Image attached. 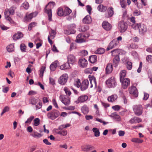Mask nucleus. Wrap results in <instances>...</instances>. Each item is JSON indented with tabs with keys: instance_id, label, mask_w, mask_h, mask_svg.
Returning a JSON list of instances; mask_svg holds the SVG:
<instances>
[{
	"instance_id": "54",
	"label": "nucleus",
	"mask_w": 152,
	"mask_h": 152,
	"mask_svg": "<svg viewBox=\"0 0 152 152\" xmlns=\"http://www.w3.org/2000/svg\"><path fill=\"white\" fill-rule=\"evenodd\" d=\"M140 24V23L137 24L135 23V24H132V25H131L130 26L136 30L137 28H138Z\"/></svg>"
},
{
	"instance_id": "40",
	"label": "nucleus",
	"mask_w": 152,
	"mask_h": 152,
	"mask_svg": "<svg viewBox=\"0 0 152 152\" xmlns=\"http://www.w3.org/2000/svg\"><path fill=\"white\" fill-rule=\"evenodd\" d=\"M81 110L84 114L88 113L89 111L88 108L86 105H84L82 107Z\"/></svg>"
},
{
	"instance_id": "60",
	"label": "nucleus",
	"mask_w": 152,
	"mask_h": 152,
	"mask_svg": "<svg viewBox=\"0 0 152 152\" xmlns=\"http://www.w3.org/2000/svg\"><path fill=\"white\" fill-rule=\"evenodd\" d=\"M34 117L33 116H31L29 118H28L27 120L25 122V123H30L32 120L34 118Z\"/></svg>"
},
{
	"instance_id": "9",
	"label": "nucleus",
	"mask_w": 152,
	"mask_h": 152,
	"mask_svg": "<svg viewBox=\"0 0 152 152\" xmlns=\"http://www.w3.org/2000/svg\"><path fill=\"white\" fill-rule=\"evenodd\" d=\"M59 99L65 105H69L70 103V100L69 97L63 95H61L59 97Z\"/></svg>"
},
{
	"instance_id": "19",
	"label": "nucleus",
	"mask_w": 152,
	"mask_h": 152,
	"mask_svg": "<svg viewBox=\"0 0 152 152\" xmlns=\"http://www.w3.org/2000/svg\"><path fill=\"white\" fill-rule=\"evenodd\" d=\"M103 28L105 30L109 31L112 28L111 25L107 21H104L102 23Z\"/></svg>"
},
{
	"instance_id": "61",
	"label": "nucleus",
	"mask_w": 152,
	"mask_h": 152,
	"mask_svg": "<svg viewBox=\"0 0 152 152\" xmlns=\"http://www.w3.org/2000/svg\"><path fill=\"white\" fill-rule=\"evenodd\" d=\"M84 72L86 74H91L92 72V69L90 68H87L85 69Z\"/></svg>"
},
{
	"instance_id": "29",
	"label": "nucleus",
	"mask_w": 152,
	"mask_h": 152,
	"mask_svg": "<svg viewBox=\"0 0 152 152\" xmlns=\"http://www.w3.org/2000/svg\"><path fill=\"white\" fill-rule=\"evenodd\" d=\"M110 116L113 118L116 121H119L121 120V118L119 115L117 114L116 113H112L110 115Z\"/></svg>"
},
{
	"instance_id": "50",
	"label": "nucleus",
	"mask_w": 152,
	"mask_h": 152,
	"mask_svg": "<svg viewBox=\"0 0 152 152\" xmlns=\"http://www.w3.org/2000/svg\"><path fill=\"white\" fill-rule=\"evenodd\" d=\"M34 124L33 125L35 126H37L39 124L40 120L38 118H37L34 120Z\"/></svg>"
},
{
	"instance_id": "38",
	"label": "nucleus",
	"mask_w": 152,
	"mask_h": 152,
	"mask_svg": "<svg viewBox=\"0 0 152 152\" xmlns=\"http://www.w3.org/2000/svg\"><path fill=\"white\" fill-rule=\"evenodd\" d=\"M89 28L88 26L84 25L81 26L79 28V31L82 32H85L88 30Z\"/></svg>"
},
{
	"instance_id": "21",
	"label": "nucleus",
	"mask_w": 152,
	"mask_h": 152,
	"mask_svg": "<svg viewBox=\"0 0 152 152\" xmlns=\"http://www.w3.org/2000/svg\"><path fill=\"white\" fill-rule=\"evenodd\" d=\"M88 97L86 95H82L79 96L76 102L77 103L80 102H83L86 101L88 99Z\"/></svg>"
},
{
	"instance_id": "64",
	"label": "nucleus",
	"mask_w": 152,
	"mask_h": 152,
	"mask_svg": "<svg viewBox=\"0 0 152 152\" xmlns=\"http://www.w3.org/2000/svg\"><path fill=\"white\" fill-rule=\"evenodd\" d=\"M0 27L2 30H6L9 29V28L3 24H1L0 25Z\"/></svg>"
},
{
	"instance_id": "16",
	"label": "nucleus",
	"mask_w": 152,
	"mask_h": 152,
	"mask_svg": "<svg viewBox=\"0 0 152 152\" xmlns=\"http://www.w3.org/2000/svg\"><path fill=\"white\" fill-rule=\"evenodd\" d=\"M129 93L131 94L136 97L138 96V91L136 87L131 86L129 88Z\"/></svg>"
},
{
	"instance_id": "41",
	"label": "nucleus",
	"mask_w": 152,
	"mask_h": 152,
	"mask_svg": "<svg viewBox=\"0 0 152 152\" xmlns=\"http://www.w3.org/2000/svg\"><path fill=\"white\" fill-rule=\"evenodd\" d=\"M81 83L80 80L79 79H77L75 80L74 85L77 88H79L80 87Z\"/></svg>"
},
{
	"instance_id": "5",
	"label": "nucleus",
	"mask_w": 152,
	"mask_h": 152,
	"mask_svg": "<svg viewBox=\"0 0 152 152\" xmlns=\"http://www.w3.org/2000/svg\"><path fill=\"white\" fill-rule=\"evenodd\" d=\"M128 26L126 22L121 21L118 23V28L121 33L125 32L127 29Z\"/></svg>"
},
{
	"instance_id": "53",
	"label": "nucleus",
	"mask_w": 152,
	"mask_h": 152,
	"mask_svg": "<svg viewBox=\"0 0 152 152\" xmlns=\"http://www.w3.org/2000/svg\"><path fill=\"white\" fill-rule=\"evenodd\" d=\"M88 52L86 50H83L80 52V55L83 56H85L88 55Z\"/></svg>"
},
{
	"instance_id": "20",
	"label": "nucleus",
	"mask_w": 152,
	"mask_h": 152,
	"mask_svg": "<svg viewBox=\"0 0 152 152\" xmlns=\"http://www.w3.org/2000/svg\"><path fill=\"white\" fill-rule=\"evenodd\" d=\"M85 36L82 35V34H79L77 37L75 41L78 43H82L85 41L84 38Z\"/></svg>"
},
{
	"instance_id": "42",
	"label": "nucleus",
	"mask_w": 152,
	"mask_h": 152,
	"mask_svg": "<svg viewBox=\"0 0 152 152\" xmlns=\"http://www.w3.org/2000/svg\"><path fill=\"white\" fill-rule=\"evenodd\" d=\"M58 15L59 16H64V10L63 9L61 8H59L57 10Z\"/></svg>"
},
{
	"instance_id": "57",
	"label": "nucleus",
	"mask_w": 152,
	"mask_h": 152,
	"mask_svg": "<svg viewBox=\"0 0 152 152\" xmlns=\"http://www.w3.org/2000/svg\"><path fill=\"white\" fill-rule=\"evenodd\" d=\"M9 110V107L7 106H6L4 108L2 112L1 113V115L2 116L5 113L8 111Z\"/></svg>"
},
{
	"instance_id": "27",
	"label": "nucleus",
	"mask_w": 152,
	"mask_h": 152,
	"mask_svg": "<svg viewBox=\"0 0 152 152\" xmlns=\"http://www.w3.org/2000/svg\"><path fill=\"white\" fill-rule=\"evenodd\" d=\"M113 70V66L111 63H108L106 68V73L109 74L112 72Z\"/></svg>"
},
{
	"instance_id": "62",
	"label": "nucleus",
	"mask_w": 152,
	"mask_h": 152,
	"mask_svg": "<svg viewBox=\"0 0 152 152\" xmlns=\"http://www.w3.org/2000/svg\"><path fill=\"white\" fill-rule=\"evenodd\" d=\"M147 61L149 62H152V56L151 55L148 56L146 58Z\"/></svg>"
},
{
	"instance_id": "46",
	"label": "nucleus",
	"mask_w": 152,
	"mask_h": 152,
	"mask_svg": "<svg viewBox=\"0 0 152 152\" xmlns=\"http://www.w3.org/2000/svg\"><path fill=\"white\" fill-rule=\"evenodd\" d=\"M31 135L35 138H39L42 136L40 134L35 132H34Z\"/></svg>"
},
{
	"instance_id": "2",
	"label": "nucleus",
	"mask_w": 152,
	"mask_h": 152,
	"mask_svg": "<svg viewBox=\"0 0 152 152\" xmlns=\"http://www.w3.org/2000/svg\"><path fill=\"white\" fill-rule=\"evenodd\" d=\"M54 5V2H49L48 4L47 5L46 7L45 8V12L48 15V20L50 21L52 20V12L51 10L50 9L48 8V9H47V7H50V8L51 7H53Z\"/></svg>"
},
{
	"instance_id": "36",
	"label": "nucleus",
	"mask_w": 152,
	"mask_h": 152,
	"mask_svg": "<svg viewBox=\"0 0 152 152\" xmlns=\"http://www.w3.org/2000/svg\"><path fill=\"white\" fill-rule=\"evenodd\" d=\"M97 59V57L96 55H93L89 57V60L92 63H94L96 62Z\"/></svg>"
},
{
	"instance_id": "35",
	"label": "nucleus",
	"mask_w": 152,
	"mask_h": 152,
	"mask_svg": "<svg viewBox=\"0 0 152 152\" xmlns=\"http://www.w3.org/2000/svg\"><path fill=\"white\" fill-rule=\"evenodd\" d=\"M64 16L69 15L72 12V10L68 7H66L64 10Z\"/></svg>"
},
{
	"instance_id": "14",
	"label": "nucleus",
	"mask_w": 152,
	"mask_h": 152,
	"mask_svg": "<svg viewBox=\"0 0 152 152\" xmlns=\"http://www.w3.org/2000/svg\"><path fill=\"white\" fill-rule=\"evenodd\" d=\"M88 64L87 61L84 58H81L79 60L78 64L82 68L86 67Z\"/></svg>"
},
{
	"instance_id": "48",
	"label": "nucleus",
	"mask_w": 152,
	"mask_h": 152,
	"mask_svg": "<svg viewBox=\"0 0 152 152\" xmlns=\"http://www.w3.org/2000/svg\"><path fill=\"white\" fill-rule=\"evenodd\" d=\"M26 45L24 43H22L20 45V50L22 52H26Z\"/></svg>"
},
{
	"instance_id": "31",
	"label": "nucleus",
	"mask_w": 152,
	"mask_h": 152,
	"mask_svg": "<svg viewBox=\"0 0 152 152\" xmlns=\"http://www.w3.org/2000/svg\"><path fill=\"white\" fill-rule=\"evenodd\" d=\"M98 10L101 12H105L107 9V7L106 6H104L102 4H99L97 7Z\"/></svg>"
},
{
	"instance_id": "44",
	"label": "nucleus",
	"mask_w": 152,
	"mask_h": 152,
	"mask_svg": "<svg viewBox=\"0 0 152 152\" xmlns=\"http://www.w3.org/2000/svg\"><path fill=\"white\" fill-rule=\"evenodd\" d=\"M131 141L134 142L141 143H142L143 141L140 140V139L138 138H133L132 139Z\"/></svg>"
},
{
	"instance_id": "45",
	"label": "nucleus",
	"mask_w": 152,
	"mask_h": 152,
	"mask_svg": "<svg viewBox=\"0 0 152 152\" xmlns=\"http://www.w3.org/2000/svg\"><path fill=\"white\" fill-rule=\"evenodd\" d=\"M37 25V23L36 22H32L30 23L28 25V29L29 30H31L32 28L35 27Z\"/></svg>"
},
{
	"instance_id": "28",
	"label": "nucleus",
	"mask_w": 152,
	"mask_h": 152,
	"mask_svg": "<svg viewBox=\"0 0 152 152\" xmlns=\"http://www.w3.org/2000/svg\"><path fill=\"white\" fill-rule=\"evenodd\" d=\"M117 98V95L115 94H114L108 97L107 100L109 102H113L116 100Z\"/></svg>"
},
{
	"instance_id": "43",
	"label": "nucleus",
	"mask_w": 152,
	"mask_h": 152,
	"mask_svg": "<svg viewBox=\"0 0 152 152\" xmlns=\"http://www.w3.org/2000/svg\"><path fill=\"white\" fill-rule=\"evenodd\" d=\"M105 52V49L102 48H98L95 51V53L96 54H102Z\"/></svg>"
},
{
	"instance_id": "15",
	"label": "nucleus",
	"mask_w": 152,
	"mask_h": 152,
	"mask_svg": "<svg viewBox=\"0 0 152 152\" xmlns=\"http://www.w3.org/2000/svg\"><path fill=\"white\" fill-rule=\"evenodd\" d=\"M89 82L87 80H85L82 81L80 86V89L82 91L86 90L88 88Z\"/></svg>"
},
{
	"instance_id": "8",
	"label": "nucleus",
	"mask_w": 152,
	"mask_h": 152,
	"mask_svg": "<svg viewBox=\"0 0 152 152\" xmlns=\"http://www.w3.org/2000/svg\"><path fill=\"white\" fill-rule=\"evenodd\" d=\"M59 112L54 110L52 111L51 112L48 113L47 114L48 117L51 119L54 120L58 117L59 115Z\"/></svg>"
},
{
	"instance_id": "13",
	"label": "nucleus",
	"mask_w": 152,
	"mask_h": 152,
	"mask_svg": "<svg viewBox=\"0 0 152 152\" xmlns=\"http://www.w3.org/2000/svg\"><path fill=\"white\" fill-rule=\"evenodd\" d=\"M118 44L119 42L116 39H113L109 43L107 48V50H109L115 47Z\"/></svg>"
},
{
	"instance_id": "30",
	"label": "nucleus",
	"mask_w": 152,
	"mask_h": 152,
	"mask_svg": "<svg viewBox=\"0 0 152 152\" xmlns=\"http://www.w3.org/2000/svg\"><path fill=\"white\" fill-rule=\"evenodd\" d=\"M60 69L61 70H65L69 69L70 68L69 64L67 63H65L60 66Z\"/></svg>"
},
{
	"instance_id": "11",
	"label": "nucleus",
	"mask_w": 152,
	"mask_h": 152,
	"mask_svg": "<svg viewBox=\"0 0 152 152\" xmlns=\"http://www.w3.org/2000/svg\"><path fill=\"white\" fill-rule=\"evenodd\" d=\"M121 83L122 87L124 89H126L129 86L130 82L129 79L125 78L124 79L120 80Z\"/></svg>"
},
{
	"instance_id": "24",
	"label": "nucleus",
	"mask_w": 152,
	"mask_h": 152,
	"mask_svg": "<svg viewBox=\"0 0 152 152\" xmlns=\"http://www.w3.org/2000/svg\"><path fill=\"white\" fill-rule=\"evenodd\" d=\"M54 130L56 134L63 136L66 135L67 134V131L65 129L61 130L60 131H59L58 129H54Z\"/></svg>"
},
{
	"instance_id": "55",
	"label": "nucleus",
	"mask_w": 152,
	"mask_h": 152,
	"mask_svg": "<svg viewBox=\"0 0 152 152\" xmlns=\"http://www.w3.org/2000/svg\"><path fill=\"white\" fill-rule=\"evenodd\" d=\"M121 107L119 105H115L112 107V108L115 111H118L120 109Z\"/></svg>"
},
{
	"instance_id": "47",
	"label": "nucleus",
	"mask_w": 152,
	"mask_h": 152,
	"mask_svg": "<svg viewBox=\"0 0 152 152\" xmlns=\"http://www.w3.org/2000/svg\"><path fill=\"white\" fill-rule=\"evenodd\" d=\"M56 34V31L53 30L51 29V33H50V36H49L51 39H53L55 38Z\"/></svg>"
},
{
	"instance_id": "63",
	"label": "nucleus",
	"mask_w": 152,
	"mask_h": 152,
	"mask_svg": "<svg viewBox=\"0 0 152 152\" xmlns=\"http://www.w3.org/2000/svg\"><path fill=\"white\" fill-rule=\"evenodd\" d=\"M49 81L50 83L52 85H53L55 84V81L54 79L51 77H50Z\"/></svg>"
},
{
	"instance_id": "7",
	"label": "nucleus",
	"mask_w": 152,
	"mask_h": 152,
	"mask_svg": "<svg viewBox=\"0 0 152 152\" xmlns=\"http://www.w3.org/2000/svg\"><path fill=\"white\" fill-rule=\"evenodd\" d=\"M133 110L137 115L139 116L142 113V107L141 105H134L133 107Z\"/></svg>"
},
{
	"instance_id": "56",
	"label": "nucleus",
	"mask_w": 152,
	"mask_h": 152,
	"mask_svg": "<svg viewBox=\"0 0 152 152\" xmlns=\"http://www.w3.org/2000/svg\"><path fill=\"white\" fill-rule=\"evenodd\" d=\"M127 68L128 70H131L132 67V64L131 62L128 61L127 62Z\"/></svg>"
},
{
	"instance_id": "4",
	"label": "nucleus",
	"mask_w": 152,
	"mask_h": 152,
	"mask_svg": "<svg viewBox=\"0 0 152 152\" xmlns=\"http://www.w3.org/2000/svg\"><path fill=\"white\" fill-rule=\"evenodd\" d=\"M107 86L109 88H114L116 86V82L115 78L112 77L109 78L106 82Z\"/></svg>"
},
{
	"instance_id": "37",
	"label": "nucleus",
	"mask_w": 152,
	"mask_h": 152,
	"mask_svg": "<svg viewBox=\"0 0 152 152\" xmlns=\"http://www.w3.org/2000/svg\"><path fill=\"white\" fill-rule=\"evenodd\" d=\"M126 75V72L125 70H123L121 71L120 73V80L124 79V77Z\"/></svg>"
},
{
	"instance_id": "26",
	"label": "nucleus",
	"mask_w": 152,
	"mask_h": 152,
	"mask_svg": "<svg viewBox=\"0 0 152 152\" xmlns=\"http://www.w3.org/2000/svg\"><path fill=\"white\" fill-rule=\"evenodd\" d=\"M23 37V34L20 32L18 31L17 33L15 34L13 36V39L15 40L18 39Z\"/></svg>"
},
{
	"instance_id": "32",
	"label": "nucleus",
	"mask_w": 152,
	"mask_h": 152,
	"mask_svg": "<svg viewBox=\"0 0 152 152\" xmlns=\"http://www.w3.org/2000/svg\"><path fill=\"white\" fill-rule=\"evenodd\" d=\"M58 63V62L57 61H56L51 64L50 66L51 71H54L55 70L57 66Z\"/></svg>"
},
{
	"instance_id": "39",
	"label": "nucleus",
	"mask_w": 152,
	"mask_h": 152,
	"mask_svg": "<svg viewBox=\"0 0 152 152\" xmlns=\"http://www.w3.org/2000/svg\"><path fill=\"white\" fill-rule=\"evenodd\" d=\"M7 51L9 52H11L13 51L14 50V45L11 44L7 47Z\"/></svg>"
},
{
	"instance_id": "18",
	"label": "nucleus",
	"mask_w": 152,
	"mask_h": 152,
	"mask_svg": "<svg viewBox=\"0 0 152 152\" xmlns=\"http://www.w3.org/2000/svg\"><path fill=\"white\" fill-rule=\"evenodd\" d=\"M89 78L91 84V88H92L93 86H94L95 87H96L97 83L95 77L89 75Z\"/></svg>"
},
{
	"instance_id": "33",
	"label": "nucleus",
	"mask_w": 152,
	"mask_h": 152,
	"mask_svg": "<svg viewBox=\"0 0 152 152\" xmlns=\"http://www.w3.org/2000/svg\"><path fill=\"white\" fill-rule=\"evenodd\" d=\"M119 61V56H116L113 59V64L115 67H116L118 65Z\"/></svg>"
},
{
	"instance_id": "22",
	"label": "nucleus",
	"mask_w": 152,
	"mask_h": 152,
	"mask_svg": "<svg viewBox=\"0 0 152 152\" xmlns=\"http://www.w3.org/2000/svg\"><path fill=\"white\" fill-rule=\"evenodd\" d=\"M142 121V120L140 118L136 117H134L131 118L129 121L131 124H135L139 123Z\"/></svg>"
},
{
	"instance_id": "10",
	"label": "nucleus",
	"mask_w": 152,
	"mask_h": 152,
	"mask_svg": "<svg viewBox=\"0 0 152 152\" xmlns=\"http://www.w3.org/2000/svg\"><path fill=\"white\" fill-rule=\"evenodd\" d=\"M68 77L67 74H64L60 77L58 80V83L61 85H64L66 82Z\"/></svg>"
},
{
	"instance_id": "34",
	"label": "nucleus",
	"mask_w": 152,
	"mask_h": 152,
	"mask_svg": "<svg viewBox=\"0 0 152 152\" xmlns=\"http://www.w3.org/2000/svg\"><path fill=\"white\" fill-rule=\"evenodd\" d=\"M92 131L94 133V135L96 137H98L100 136V132L99 129L94 127L93 128Z\"/></svg>"
},
{
	"instance_id": "3",
	"label": "nucleus",
	"mask_w": 152,
	"mask_h": 152,
	"mask_svg": "<svg viewBox=\"0 0 152 152\" xmlns=\"http://www.w3.org/2000/svg\"><path fill=\"white\" fill-rule=\"evenodd\" d=\"M31 104L36 105L37 110L41 108L42 106L41 100L38 98H33L31 99Z\"/></svg>"
},
{
	"instance_id": "6",
	"label": "nucleus",
	"mask_w": 152,
	"mask_h": 152,
	"mask_svg": "<svg viewBox=\"0 0 152 152\" xmlns=\"http://www.w3.org/2000/svg\"><path fill=\"white\" fill-rule=\"evenodd\" d=\"M37 15V13L36 12L30 13H27L24 18V20L26 21L30 22L31 20L36 17Z\"/></svg>"
},
{
	"instance_id": "12",
	"label": "nucleus",
	"mask_w": 152,
	"mask_h": 152,
	"mask_svg": "<svg viewBox=\"0 0 152 152\" xmlns=\"http://www.w3.org/2000/svg\"><path fill=\"white\" fill-rule=\"evenodd\" d=\"M67 63L69 64H75L76 61V59L75 56L71 54L68 55L67 56Z\"/></svg>"
},
{
	"instance_id": "52",
	"label": "nucleus",
	"mask_w": 152,
	"mask_h": 152,
	"mask_svg": "<svg viewBox=\"0 0 152 152\" xmlns=\"http://www.w3.org/2000/svg\"><path fill=\"white\" fill-rule=\"evenodd\" d=\"M120 2L121 7L123 8H125L126 6L125 0H120Z\"/></svg>"
},
{
	"instance_id": "58",
	"label": "nucleus",
	"mask_w": 152,
	"mask_h": 152,
	"mask_svg": "<svg viewBox=\"0 0 152 152\" xmlns=\"http://www.w3.org/2000/svg\"><path fill=\"white\" fill-rule=\"evenodd\" d=\"M22 6L26 9H27L29 7L28 3L27 2H24Z\"/></svg>"
},
{
	"instance_id": "49",
	"label": "nucleus",
	"mask_w": 152,
	"mask_h": 152,
	"mask_svg": "<svg viewBox=\"0 0 152 152\" xmlns=\"http://www.w3.org/2000/svg\"><path fill=\"white\" fill-rule=\"evenodd\" d=\"M64 90L66 95L69 96H70L71 95V93L68 88L67 87H65L64 88Z\"/></svg>"
},
{
	"instance_id": "25",
	"label": "nucleus",
	"mask_w": 152,
	"mask_h": 152,
	"mask_svg": "<svg viewBox=\"0 0 152 152\" xmlns=\"http://www.w3.org/2000/svg\"><path fill=\"white\" fill-rule=\"evenodd\" d=\"M92 21V19L89 15H86L83 20V23L86 24L90 23Z\"/></svg>"
},
{
	"instance_id": "17",
	"label": "nucleus",
	"mask_w": 152,
	"mask_h": 152,
	"mask_svg": "<svg viewBox=\"0 0 152 152\" xmlns=\"http://www.w3.org/2000/svg\"><path fill=\"white\" fill-rule=\"evenodd\" d=\"M114 14L113 8L111 7L107 9V11L105 14V16L106 18H109L111 17Z\"/></svg>"
},
{
	"instance_id": "1",
	"label": "nucleus",
	"mask_w": 152,
	"mask_h": 152,
	"mask_svg": "<svg viewBox=\"0 0 152 152\" xmlns=\"http://www.w3.org/2000/svg\"><path fill=\"white\" fill-rule=\"evenodd\" d=\"M15 13V10L12 7L9 9H6L4 12V15L5 18L6 20L9 21L10 23L12 21V19L10 17V15H13Z\"/></svg>"
},
{
	"instance_id": "51",
	"label": "nucleus",
	"mask_w": 152,
	"mask_h": 152,
	"mask_svg": "<svg viewBox=\"0 0 152 152\" xmlns=\"http://www.w3.org/2000/svg\"><path fill=\"white\" fill-rule=\"evenodd\" d=\"M111 52L113 56H115V57L116 56H118V55L119 54V52L117 50H113L111 51Z\"/></svg>"
},
{
	"instance_id": "23",
	"label": "nucleus",
	"mask_w": 152,
	"mask_h": 152,
	"mask_svg": "<svg viewBox=\"0 0 152 152\" xmlns=\"http://www.w3.org/2000/svg\"><path fill=\"white\" fill-rule=\"evenodd\" d=\"M138 29L140 33L141 34H143L145 32L147 31L146 26L143 24H140Z\"/></svg>"
},
{
	"instance_id": "59",
	"label": "nucleus",
	"mask_w": 152,
	"mask_h": 152,
	"mask_svg": "<svg viewBox=\"0 0 152 152\" xmlns=\"http://www.w3.org/2000/svg\"><path fill=\"white\" fill-rule=\"evenodd\" d=\"M86 150H87L88 151L90 150H91L94 149V147L92 145H86Z\"/></svg>"
}]
</instances>
